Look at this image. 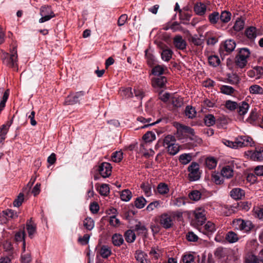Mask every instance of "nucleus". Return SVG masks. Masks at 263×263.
<instances>
[{
  "instance_id": "1",
  "label": "nucleus",
  "mask_w": 263,
  "mask_h": 263,
  "mask_svg": "<svg viewBox=\"0 0 263 263\" xmlns=\"http://www.w3.org/2000/svg\"><path fill=\"white\" fill-rule=\"evenodd\" d=\"M223 143L226 146L233 148H237L238 147H242L245 146H252L254 142L253 139L247 136H240L236 138L234 142L224 140L222 141Z\"/></svg>"
},
{
  "instance_id": "2",
  "label": "nucleus",
  "mask_w": 263,
  "mask_h": 263,
  "mask_svg": "<svg viewBox=\"0 0 263 263\" xmlns=\"http://www.w3.org/2000/svg\"><path fill=\"white\" fill-rule=\"evenodd\" d=\"M250 55V50L247 48L240 49L238 54L236 56L235 63L236 65L242 69L245 68L248 63V59Z\"/></svg>"
},
{
  "instance_id": "3",
  "label": "nucleus",
  "mask_w": 263,
  "mask_h": 263,
  "mask_svg": "<svg viewBox=\"0 0 263 263\" xmlns=\"http://www.w3.org/2000/svg\"><path fill=\"white\" fill-rule=\"evenodd\" d=\"M11 52L10 55L8 53L3 52L1 58L4 64L9 67H13L17 66V54L16 48H13Z\"/></svg>"
},
{
  "instance_id": "4",
  "label": "nucleus",
  "mask_w": 263,
  "mask_h": 263,
  "mask_svg": "<svg viewBox=\"0 0 263 263\" xmlns=\"http://www.w3.org/2000/svg\"><path fill=\"white\" fill-rule=\"evenodd\" d=\"M205 211L202 208L196 209L194 211V218L192 219V223L195 227L202 226L206 220Z\"/></svg>"
},
{
  "instance_id": "5",
  "label": "nucleus",
  "mask_w": 263,
  "mask_h": 263,
  "mask_svg": "<svg viewBox=\"0 0 263 263\" xmlns=\"http://www.w3.org/2000/svg\"><path fill=\"white\" fill-rule=\"evenodd\" d=\"M189 178L191 181H195L199 180L200 178L201 173L199 170L198 163L193 162L188 167Z\"/></svg>"
},
{
  "instance_id": "6",
  "label": "nucleus",
  "mask_w": 263,
  "mask_h": 263,
  "mask_svg": "<svg viewBox=\"0 0 263 263\" xmlns=\"http://www.w3.org/2000/svg\"><path fill=\"white\" fill-rule=\"evenodd\" d=\"M233 226L237 230L250 231L253 228L252 222L249 220H245L242 219H236L233 221Z\"/></svg>"
},
{
  "instance_id": "7",
  "label": "nucleus",
  "mask_w": 263,
  "mask_h": 263,
  "mask_svg": "<svg viewBox=\"0 0 263 263\" xmlns=\"http://www.w3.org/2000/svg\"><path fill=\"white\" fill-rule=\"evenodd\" d=\"M173 218L171 213H163L159 217V223L163 228L167 229L173 226Z\"/></svg>"
},
{
  "instance_id": "8",
  "label": "nucleus",
  "mask_w": 263,
  "mask_h": 263,
  "mask_svg": "<svg viewBox=\"0 0 263 263\" xmlns=\"http://www.w3.org/2000/svg\"><path fill=\"white\" fill-rule=\"evenodd\" d=\"M83 91L76 92L74 93L69 95L65 99L64 104L65 105H73L78 103L80 99L85 95Z\"/></svg>"
},
{
  "instance_id": "9",
  "label": "nucleus",
  "mask_w": 263,
  "mask_h": 263,
  "mask_svg": "<svg viewBox=\"0 0 263 263\" xmlns=\"http://www.w3.org/2000/svg\"><path fill=\"white\" fill-rule=\"evenodd\" d=\"M112 166L109 163L103 162L99 165L98 171L103 178L108 177L111 175Z\"/></svg>"
},
{
  "instance_id": "10",
  "label": "nucleus",
  "mask_w": 263,
  "mask_h": 263,
  "mask_svg": "<svg viewBox=\"0 0 263 263\" xmlns=\"http://www.w3.org/2000/svg\"><path fill=\"white\" fill-rule=\"evenodd\" d=\"M174 45L175 47L180 50L186 48V43L181 35H176L173 39Z\"/></svg>"
},
{
  "instance_id": "11",
  "label": "nucleus",
  "mask_w": 263,
  "mask_h": 263,
  "mask_svg": "<svg viewBox=\"0 0 263 263\" xmlns=\"http://www.w3.org/2000/svg\"><path fill=\"white\" fill-rule=\"evenodd\" d=\"M200 230L204 235L210 238L212 236L214 232V223L209 221L203 227L200 228Z\"/></svg>"
},
{
  "instance_id": "12",
  "label": "nucleus",
  "mask_w": 263,
  "mask_h": 263,
  "mask_svg": "<svg viewBox=\"0 0 263 263\" xmlns=\"http://www.w3.org/2000/svg\"><path fill=\"white\" fill-rule=\"evenodd\" d=\"M230 195L233 199L239 200L245 196V192L240 188H234L231 191Z\"/></svg>"
},
{
  "instance_id": "13",
  "label": "nucleus",
  "mask_w": 263,
  "mask_h": 263,
  "mask_svg": "<svg viewBox=\"0 0 263 263\" xmlns=\"http://www.w3.org/2000/svg\"><path fill=\"white\" fill-rule=\"evenodd\" d=\"M219 18H220L221 22L227 23L231 19V13L224 11L221 13V15L219 16L218 12H215V23H216V20H219Z\"/></svg>"
},
{
  "instance_id": "14",
  "label": "nucleus",
  "mask_w": 263,
  "mask_h": 263,
  "mask_svg": "<svg viewBox=\"0 0 263 263\" xmlns=\"http://www.w3.org/2000/svg\"><path fill=\"white\" fill-rule=\"evenodd\" d=\"M166 82V79L163 76L154 78L152 81V85L155 88H163Z\"/></svg>"
},
{
  "instance_id": "15",
  "label": "nucleus",
  "mask_w": 263,
  "mask_h": 263,
  "mask_svg": "<svg viewBox=\"0 0 263 263\" xmlns=\"http://www.w3.org/2000/svg\"><path fill=\"white\" fill-rule=\"evenodd\" d=\"M262 148H256L253 152H250V157L254 161H261L263 160Z\"/></svg>"
},
{
  "instance_id": "16",
  "label": "nucleus",
  "mask_w": 263,
  "mask_h": 263,
  "mask_svg": "<svg viewBox=\"0 0 263 263\" xmlns=\"http://www.w3.org/2000/svg\"><path fill=\"white\" fill-rule=\"evenodd\" d=\"M26 229L28 233L29 236L32 238L33 235L36 232V225L32 221L31 218L29 220L27 221L26 223Z\"/></svg>"
},
{
  "instance_id": "17",
  "label": "nucleus",
  "mask_w": 263,
  "mask_h": 263,
  "mask_svg": "<svg viewBox=\"0 0 263 263\" xmlns=\"http://www.w3.org/2000/svg\"><path fill=\"white\" fill-rule=\"evenodd\" d=\"M245 260L246 263H263V259L258 258L256 255L251 253L247 254Z\"/></svg>"
},
{
  "instance_id": "18",
  "label": "nucleus",
  "mask_w": 263,
  "mask_h": 263,
  "mask_svg": "<svg viewBox=\"0 0 263 263\" xmlns=\"http://www.w3.org/2000/svg\"><path fill=\"white\" fill-rule=\"evenodd\" d=\"M98 253L102 257L107 258L111 255V251L108 246L103 245L101 247Z\"/></svg>"
},
{
  "instance_id": "19",
  "label": "nucleus",
  "mask_w": 263,
  "mask_h": 263,
  "mask_svg": "<svg viewBox=\"0 0 263 263\" xmlns=\"http://www.w3.org/2000/svg\"><path fill=\"white\" fill-rule=\"evenodd\" d=\"M147 255L143 252L137 251L135 254V258L138 263H149L146 259Z\"/></svg>"
},
{
  "instance_id": "20",
  "label": "nucleus",
  "mask_w": 263,
  "mask_h": 263,
  "mask_svg": "<svg viewBox=\"0 0 263 263\" xmlns=\"http://www.w3.org/2000/svg\"><path fill=\"white\" fill-rule=\"evenodd\" d=\"M235 47L236 43L233 40H226L223 45V47L225 50L228 53H230L233 51Z\"/></svg>"
},
{
  "instance_id": "21",
  "label": "nucleus",
  "mask_w": 263,
  "mask_h": 263,
  "mask_svg": "<svg viewBox=\"0 0 263 263\" xmlns=\"http://www.w3.org/2000/svg\"><path fill=\"white\" fill-rule=\"evenodd\" d=\"M162 50L161 53V58L165 61H169L172 58L173 53L172 50L166 47V48H162Z\"/></svg>"
},
{
  "instance_id": "22",
  "label": "nucleus",
  "mask_w": 263,
  "mask_h": 263,
  "mask_svg": "<svg viewBox=\"0 0 263 263\" xmlns=\"http://www.w3.org/2000/svg\"><path fill=\"white\" fill-rule=\"evenodd\" d=\"M11 124V122L10 123H7L6 124H3L0 128L1 142H2L6 139V135L9 130Z\"/></svg>"
},
{
  "instance_id": "23",
  "label": "nucleus",
  "mask_w": 263,
  "mask_h": 263,
  "mask_svg": "<svg viewBox=\"0 0 263 263\" xmlns=\"http://www.w3.org/2000/svg\"><path fill=\"white\" fill-rule=\"evenodd\" d=\"M228 119L225 116H221L218 118L216 121L215 120V124L218 128H224L228 124Z\"/></svg>"
},
{
  "instance_id": "24",
  "label": "nucleus",
  "mask_w": 263,
  "mask_h": 263,
  "mask_svg": "<svg viewBox=\"0 0 263 263\" xmlns=\"http://www.w3.org/2000/svg\"><path fill=\"white\" fill-rule=\"evenodd\" d=\"M221 173L222 177L230 178L233 176V170L230 166L227 165L222 168Z\"/></svg>"
},
{
  "instance_id": "25",
  "label": "nucleus",
  "mask_w": 263,
  "mask_h": 263,
  "mask_svg": "<svg viewBox=\"0 0 263 263\" xmlns=\"http://www.w3.org/2000/svg\"><path fill=\"white\" fill-rule=\"evenodd\" d=\"M157 189L158 193L162 195L167 194L170 191L167 184L163 182L158 185Z\"/></svg>"
},
{
  "instance_id": "26",
  "label": "nucleus",
  "mask_w": 263,
  "mask_h": 263,
  "mask_svg": "<svg viewBox=\"0 0 263 263\" xmlns=\"http://www.w3.org/2000/svg\"><path fill=\"white\" fill-rule=\"evenodd\" d=\"M249 104L243 101L240 103L238 106V112L240 115H244L246 114L248 109H249Z\"/></svg>"
},
{
  "instance_id": "27",
  "label": "nucleus",
  "mask_w": 263,
  "mask_h": 263,
  "mask_svg": "<svg viewBox=\"0 0 263 263\" xmlns=\"http://www.w3.org/2000/svg\"><path fill=\"white\" fill-rule=\"evenodd\" d=\"M83 226L86 229L91 231L95 227V222L91 218L87 217L83 221Z\"/></svg>"
},
{
  "instance_id": "28",
  "label": "nucleus",
  "mask_w": 263,
  "mask_h": 263,
  "mask_svg": "<svg viewBox=\"0 0 263 263\" xmlns=\"http://www.w3.org/2000/svg\"><path fill=\"white\" fill-rule=\"evenodd\" d=\"M195 12L199 15H203L206 10L205 6L201 3H197L194 8Z\"/></svg>"
},
{
  "instance_id": "29",
  "label": "nucleus",
  "mask_w": 263,
  "mask_h": 263,
  "mask_svg": "<svg viewBox=\"0 0 263 263\" xmlns=\"http://www.w3.org/2000/svg\"><path fill=\"white\" fill-rule=\"evenodd\" d=\"M112 243L116 246H120L124 242L122 236L120 234H115L112 236Z\"/></svg>"
},
{
  "instance_id": "30",
  "label": "nucleus",
  "mask_w": 263,
  "mask_h": 263,
  "mask_svg": "<svg viewBox=\"0 0 263 263\" xmlns=\"http://www.w3.org/2000/svg\"><path fill=\"white\" fill-rule=\"evenodd\" d=\"M146 202V199L143 197L140 196L135 199L134 204L137 208L140 209L144 207Z\"/></svg>"
},
{
  "instance_id": "31",
  "label": "nucleus",
  "mask_w": 263,
  "mask_h": 263,
  "mask_svg": "<svg viewBox=\"0 0 263 263\" xmlns=\"http://www.w3.org/2000/svg\"><path fill=\"white\" fill-rule=\"evenodd\" d=\"M226 239L230 243H234L238 241V237L235 232L230 231L227 233Z\"/></svg>"
},
{
  "instance_id": "32",
  "label": "nucleus",
  "mask_w": 263,
  "mask_h": 263,
  "mask_svg": "<svg viewBox=\"0 0 263 263\" xmlns=\"http://www.w3.org/2000/svg\"><path fill=\"white\" fill-rule=\"evenodd\" d=\"M132 197V192L128 189L122 191L120 194L121 199L124 201H129Z\"/></svg>"
},
{
  "instance_id": "33",
  "label": "nucleus",
  "mask_w": 263,
  "mask_h": 263,
  "mask_svg": "<svg viewBox=\"0 0 263 263\" xmlns=\"http://www.w3.org/2000/svg\"><path fill=\"white\" fill-rule=\"evenodd\" d=\"M245 34L248 38L254 39L256 37V28L254 27H250L245 31Z\"/></svg>"
},
{
  "instance_id": "34",
  "label": "nucleus",
  "mask_w": 263,
  "mask_h": 263,
  "mask_svg": "<svg viewBox=\"0 0 263 263\" xmlns=\"http://www.w3.org/2000/svg\"><path fill=\"white\" fill-rule=\"evenodd\" d=\"M40 14L41 15H51V14H54L51 7L48 5H45L41 7Z\"/></svg>"
},
{
  "instance_id": "35",
  "label": "nucleus",
  "mask_w": 263,
  "mask_h": 263,
  "mask_svg": "<svg viewBox=\"0 0 263 263\" xmlns=\"http://www.w3.org/2000/svg\"><path fill=\"white\" fill-rule=\"evenodd\" d=\"M191 160L192 156L190 154H183L179 156V161L183 165L188 164Z\"/></svg>"
},
{
  "instance_id": "36",
  "label": "nucleus",
  "mask_w": 263,
  "mask_h": 263,
  "mask_svg": "<svg viewBox=\"0 0 263 263\" xmlns=\"http://www.w3.org/2000/svg\"><path fill=\"white\" fill-rule=\"evenodd\" d=\"M175 142L176 139L175 137L172 135H167L163 140V145L166 148L167 146L173 144Z\"/></svg>"
},
{
  "instance_id": "37",
  "label": "nucleus",
  "mask_w": 263,
  "mask_h": 263,
  "mask_svg": "<svg viewBox=\"0 0 263 263\" xmlns=\"http://www.w3.org/2000/svg\"><path fill=\"white\" fill-rule=\"evenodd\" d=\"M125 239L127 242H133L136 239V235L133 230H127L125 233Z\"/></svg>"
},
{
  "instance_id": "38",
  "label": "nucleus",
  "mask_w": 263,
  "mask_h": 263,
  "mask_svg": "<svg viewBox=\"0 0 263 263\" xmlns=\"http://www.w3.org/2000/svg\"><path fill=\"white\" fill-rule=\"evenodd\" d=\"M25 232L24 230V228H23V230H21L15 233L14 236V240L16 242H24V241H25Z\"/></svg>"
},
{
  "instance_id": "39",
  "label": "nucleus",
  "mask_w": 263,
  "mask_h": 263,
  "mask_svg": "<svg viewBox=\"0 0 263 263\" xmlns=\"http://www.w3.org/2000/svg\"><path fill=\"white\" fill-rule=\"evenodd\" d=\"M123 153L121 151L114 152L111 155V160L112 161L118 163L123 159Z\"/></svg>"
},
{
  "instance_id": "40",
  "label": "nucleus",
  "mask_w": 263,
  "mask_h": 263,
  "mask_svg": "<svg viewBox=\"0 0 263 263\" xmlns=\"http://www.w3.org/2000/svg\"><path fill=\"white\" fill-rule=\"evenodd\" d=\"M167 151L171 155H175L179 151V146L176 143H174L171 145L167 146Z\"/></svg>"
},
{
  "instance_id": "41",
  "label": "nucleus",
  "mask_w": 263,
  "mask_h": 263,
  "mask_svg": "<svg viewBox=\"0 0 263 263\" xmlns=\"http://www.w3.org/2000/svg\"><path fill=\"white\" fill-rule=\"evenodd\" d=\"M201 197V193L197 190H193L189 194V198L193 201H198Z\"/></svg>"
},
{
  "instance_id": "42",
  "label": "nucleus",
  "mask_w": 263,
  "mask_h": 263,
  "mask_svg": "<svg viewBox=\"0 0 263 263\" xmlns=\"http://www.w3.org/2000/svg\"><path fill=\"white\" fill-rule=\"evenodd\" d=\"M220 89L221 92L227 95H231L235 91V89L232 87L228 85H222Z\"/></svg>"
},
{
  "instance_id": "43",
  "label": "nucleus",
  "mask_w": 263,
  "mask_h": 263,
  "mask_svg": "<svg viewBox=\"0 0 263 263\" xmlns=\"http://www.w3.org/2000/svg\"><path fill=\"white\" fill-rule=\"evenodd\" d=\"M178 132H180L184 134H189L191 135H194V130L193 129L183 125H180L179 127L178 128Z\"/></svg>"
},
{
  "instance_id": "44",
  "label": "nucleus",
  "mask_w": 263,
  "mask_h": 263,
  "mask_svg": "<svg viewBox=\"0 0 263 263\" xmlns=\"http://www.w3.org/2000/svg\"><path fill=\"white\" fill-rule=\"evenodd\" d=\"M141 187L144 193V194L147 197H149L152 195V188L148 183H142L141 185Z\"/></svg>"
},
{
  "instance_id": "45",
  "label": "nucleus",
  "mask_w": 263,
  "mask_h": 263,
  "mask_svg": "<svg viewBox=\"0 0 263 263\" xmlns=\"http://www.w3.org/2000/svg\"><path fill=\"white\" fill-rule=\"evenodd\" d=\"M9 95V90L7 89L4 93L2 100L0 102V112L4 108Z\"/></svg>"
},
{
  "instance_id": "46",
  "label": "nucleus",
  "mask_w": 263,
  "mask_h": 263,
  "mask_svg": "<svg viewBox=\"0 0 263 263\" xmlns=\"http://www.w3.org/2000/svg\"><path fill=\"white\" fill-rule=\"evenodd\" d=\"M135 230L139 234L145 235L147 233V230L146 227L140 223L135 226Z\"/></svg>"
},
{
  "instance_id": "47",
  "label": "nucleus",
  "mask_w": 263,
  "mask_h": 263,
  "mask_svg": "<svg viewBox=\"0 0 263 263\" xmlns=\"http://www.w3.org/2000/svg\"><path fill=\"white\" fill-rule=\"evenodd\" d=\"M185 114L189 118L192 119L195 117L196 111H195V108H193L192 106H187L185 108Z\"/></svg>"
},
{
  "instance_id": "48",
  "label": "nucleus",
  "mask_w": 263,
  "mask_h": 263,
  "mask_svg": "<svg viewBox=\"0 0 263 263\" xmlns=\"http://www.w3.org/2000/svg\"><path fill=\"white\" fill-rule=\"evenodd\" d=\"M188 40L190 42L193 43L195 45L199 46L202 43V41L197 35H191L189 36Z\"/></svg>"
},
{
  "instance_id": "49",
  "label": "nucleus",
  "mask_w": 263,
  "mask_h": 263,
  "mask_svg": "<svg viewBox=\"0 0 263 263\" xmlns=\"http://www.w3.org/2000/svg\"><path fill=\"white\" fill-rule=\"evenodd\" d=\"M238 106V104L237 102L232 101L231 100H227L225 103V107L231 111H233L236 109Z\"/></svg>"
},
{
  "instance_id": "50",
  "label": "nucleus",
  "mask_w": 263,
  "mask_h": 263,
  "mask_svg": "<svg viewBox=\"0 0 263 263\" xmlns=\"http://www.w3.org/2000/svg\"><path fill=\"white\" fill-rule=\"evenodd\" d=\"M143 140L146 142H152L156 139L155 134L152 132H147L143 136Z\"/></svg>"
},
{
  "instance_id": "51",
  "label": "nucleus",
  "mask_w": 263,
  "mask_h": 263,
  "mask_svg": "<svg viewBox=\"0 0 263 263\" xmlns=\"http://www.w3.org/2000/svg\"><path fill=\"white\" fill-rule=\"evenodd\" d=\"M171 102L174 106L180 107L183 104V100L181 98L173 97L171 98Z\"/></svg>"
},
{
  "instance_id": "52",
  "label": "nucleus",
  "mask_w": 263,
  "mask_h": 263,
  "mask_svg": "<svg viewBox=\"0 0 263 263\" xmlns=\"http://www.w3.org/2000/svg\"><path fill=\"white\" fill-rule=\"evenodd\" d=\"M228 81L231 84H237L239 82V78L236 73L229 74L228 75Z\"/></svg>"
},
{
  "instance_id": "53",
  "label": "nucleus",
  "mask_w": 263,
  "mask_h": 263,
  "mask_svg": "<svg viewBox=\"0 0 263 263\" xmlns=\"http://www.w3.org/2000/svg\"><path fill=\"white\" fill-rule=\"evenodd\" d=\"M182 261L183 263H194L195 257L191 254H186L183 255Z\"/></svg>"
},
{
  "instance_id": "54",
  "label": "nucleus",
  "mask_w": 263,
  "mask_h": 263,
  "mask_svg": "<svg viewBox=\"0 0 263 263\" xmlns=\"http://www.w3.org/2000/svg\"><path fill=\"white\" fill-rule=\"evenodd\" d=\"M3 215L6 216V218H15L17 217L16 213H14V211L11 209H7L5 211H3Z\"/></svg>"
},
{
  "instance_id": "55",
  "label": "nucleus",
  "mask_w": 263,
  "mask_h": 263,
  "mask_svg": "<svg viewBox=\"0 0 263 263\" xmlns=\"http://www.w3.org/2000/svg\"><path fill=\"white\" fill-rule=\"evenodd\" d=\"M250 92L254 94H261L263 92V89L257 85H253L250 88Z\"/></svg>"
},
{
  "instance_id": "56",
  "label": "nucleus",
  "mask_w": 263,
  "mask_h": 263,
  "mask_svg": "<svg viewBox=\"0 0 263 263\" xmlns=\"http://www.w3.org/2000/svg\"><path fill=\"white\" fill-rule=\"evenodd\" d=\"M145 57L147 64L151 66H153L155 63V57L153 54L146 50L145 51Z\"/></svg>"
},
{
  "instance_id": "57",
  "label": "nucleus",
  "mask_w": 263,
  "mask_h": 263,
  "mask_svg": "<svg viewBox=\"0 0 263 263\" xmlns=\"http://www.w3.org/2000/svg\"><path fill=\"white\" fill-rule=\"evenodd\" d=\"M121 95L125 98H128L133 97V93L132 91V88L128 87L123 89L121 91Z\"/></svg>"
},
{
  "instance_id": "58",
  "label": "nucleus",
  "mask_w": 263,
  "mask_h": 263,
  "mask_svg": "<svg viewBox=\"0 0 263 263\" xmlns=\"http://www.w3.org/2000/svg\"><path fill=\"white\" fill-rule=\"evenodd\" d=\"M99 193L101 195L107 196L109 193V187L106 184H103L99 189Z\"/></svg>"
},
{
  "instance_id": "59",
  "label": "nucleus",
  "mask_w": 263,
  "mask_h": 263,
  "mask_svg": "<svg viewBox=\"0 0 263 263\" xmlns=\"http://www.w3.org/2000/svg\"><path fill=\"white\" fill-rule=\"evenodd\" d=\"M244 24V22L242 20L238 19L236 20L233 26V28L234 30L239 31L243 28Z\"/></svg>"
},
{
  "instance_id": "60",
  "label": "nucleus",
  "mask_w": 263,
  "mask_h": 263,
  "mask_svg": "<svg viewBox=\"0 0 263 263\" xmlns=\"http://www.w3.org/2000/svg\"><path fill=\"white\" fill-rule=\"evenodd\" d=\"M204 121L207 126H212L214 124V116L211 114L206 115Z\"/></svg>"
},
{
  "instance_id": "61",
  "label": "nucleus",
  "mask_w": 263,
  "mask_h": 263,
  "mask_svg": "<svg viewBox=\"0 0 263 263\" xmlns=\"http://www.w3.org/2000/svg\"><path fill=\"white\" fill-rule=\"evenodd\" d=\"M164 72V68L161 65H157L155 66L153 70L152 73L156 76L162 74Z\"/></svg>"
},
{
  "instance_id": "62",
  "label": "nucleus",
  "mask_w": 263,
  "mask_h": 263,
  "mask_svg": "<svg viewBox=\"0 0 263 263\" xmlns=\"http://www.w3.org/2000/svg\"><path fill=\"white\" fill-rule=\"evenodd\" d=\"M205 165L206 167L209 170L214 168V157H207L205 160Z\"/></svg>"
},
{
  "instance_id": "63",
  "label": "nucleus",
  "mask_w": 263,
  "mask_h": 263,
  "mask_svg": "<svg viewBox=\"0 0 263 263\" xmlns=\"http://www.w3.org/2000/svg\"><path fill=\"white\" fill-rule=\"evenodd\" d=\"M134 93L136 97L138 99L141 100L144 96V92L142 89L139 87L134 88Z\"/></svg>"
},
{
  "instance_id": "64",
  "label": "nucleus",
  "mask_w": 263,
  "mask_h": 263,
  "mask_svg": "<svg viewBox=\"0 0 263 263\" xmlns=\"http://www.w3.org/2000/svg\"><path fill=\"white\" fill-rule=\"evenodd\" d=\"M24 200V194L22 193H20L18 195L17 198L15 199L13 202V205L14 206L19 207L22 205V202Z\"/></svg>"
}]
</instances>
